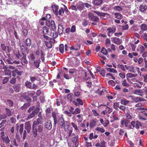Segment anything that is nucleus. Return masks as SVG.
I'll list each match as a JSON object with an SVG mask.
<instances>
[{
  "instance_id": "1",
  "label": "nucleus",
  "mask_w": 147,
  "mask_h": 147,
  "mask_svg": "<svg viewBox=\"0 0 147 147\" xmlns=\"http://www.w3.org/2000/svg\"><path fill=\"white\" fill-rule=\"evenodd\" d=\"M52 116L53 118L54 125H55L56 124H57L59 125L60 127H62L65 126V124L66 125V123L64 122L63 117L58 115L55 112L52 113Z\"/></svg>"
},
{
  "instance_id": "2",
  "label": "nucleus",
  "mask_w": 147,
  "mask_h": 147,
  "mask_svg": "<svg viewBox=\"0 0 147 147\" xmlns=\"http://www.w3.org/2000/svg\"><path fill=\"white\" fill-rule=\"evenodd\" d=\"M41 123V120L39 118H38L37 121H34L33 122L32 126V132L35 138L37 136L38 134L37 126Z\"/></svg>"
},
{
  "instance_id": "3",
  "label": "nucleus",
  "mask_w": 147,
  "mask_h": 147,
  "mask_svg": "<svg viewBox=\"0 0 147 147\" xmlns=\"http://www.w3.org/2000/svg\"><path fill=\"white\" fill-rule=\"evenodd\" d=\"M65 123H66V125H65L64 128L65 131L67 132V136L69 138L70 136H72L74 135L73 134L72 135H71L73 131V129H72L69 130V123L68 122L65 121Z\"/></svg>"
},
{
  "instance_id": "4",
  "label": "nucleus",
  "mask_w": 147,
  "mask_h": 147,
  "mask_svg": "<svg viewBox=\"0 0 147 147\" xmlns=\"http://www.w3.org/2000/svg\"><path fill=\"white\" fill-rule=\"evenodd\" d=\"M103 106L102 107L105 109V110H103L101 113L103 115H106L107 113L109 114L112 111V109L108 107L106 105L101 104L100 105V106Z\"/></svg>"
},
{
  "instance_id": "5",
  "label": "nucleus",
  "mask_w": 147,
  "mask_h": 147,
  "mask_svg": "<svg viewBox=\"0 0 147 147\" xmlns=\"http://www.w3.org/2000/svg\"><path fill=\"white\" fill-rule=\"evenodd\" d=\"M88 16L90 19L92 21L98 22L99 20L98 18L94 15L92 13H90L88 14Z\"/></svg>"
},
{
  "instance_id": "6",
  "label": "nucleus",
  "mask_w": 147,
  "mask_h": 147,
  "mask_svg": "<svg viewBox=\"0 0 147 147\" xmlns=\"http://www.w3.org/2000/svg\"><path fill=\"white\" fill-rule=\"evenodd\" d=\"M74 137H73L71 140L72 142L75 144L76 147H78L79 144V136L78 135L76 136L75 135H74Z\"/></svg>"
},
{
  "instance_id": "7",
  "label": "nucleus",
  "mask_w": 147,
  "mask_h": 147,
  "mask_svg": "<svg viewBox=\"0 0 147 147\" xmlns=\"http://www.w3.org/2000/svg\"><path fill=\"white\" fill-rule=\"evenodd\" d=\"M64 47L65 51H67V44H65L64 47L63 44H61L59 45V51L60 53L63 54L64 52Z\"/></svg>"
},
{
  "instance_id": "8",
  "label": "nucleus",
  "mask_w": 147,
  "mask_h": 147,
  "mask_svg": "<svg viewBox=\"0 0 147 147\" xmlns=\"http://www.w3.org/2000/svg\"><path fill=\"white\" fill-rule=\"evenodd\" d=\"M116 29L115 28L113 27L112 28L109 27L108 28L107 30L108 32L107 33V35L109 36H111L110 34H112L116 31Z\"/></svg>"
},
{
  "instance_id": "9",
  "label": "nucleus",
  "mask_w": 147,
  "mask_h": 147,
  "mask_svg": "<svg viewBox=\"0 0 147 147\" xmlns=\"http://www.w3.org/2000/svg\"><path fill=\"white\" fill-rule=\"evenodd\" d=\"M20 60L22 65H24L23 63L25 64H27L28 63V61L27 60L26 55L23 53L22 57L20 59Z\"/></svg>"
},
{
  "instance_id": "10",
  "label": "nucleus",
  "mask_w": 147,
  "mask_h": 147,
  "mask_svg": "<svg viewBox=\"0 0 147 147\" xmlns=\"http://www.w3.org/2000/svg\"><path fill=\"white\" fill-rule=\"evenodd\" d=\"M25 128L27 131L28 133H29L31 129V125L30 122L28 121L26 122L25 124Z\"/></svg>"
},
{
  "instance_id": "11",
  "label": "nucleus",
  "mask_w": 147,
  "mask_h": 147,
  "mask_svg": "<svg viewBox=\"0 0 147 147\" xmlns=\"http://www.w3.org/2000/svg\"><path fill=\"white\" fill-rule=\"evenodd\" d=\"M111 39L112 41L115 44L119 45L121 43L122 41L119 38L114 37L112 38Z\"/></svg>"
},
{
  "instance_id": "12",
  "label": "nucleus",
  "mask_w": 147,
  "mask_h": 147,
  "mask_svg": "<svg viewBox=\"0 0 147 147\" xmlns=\"http://www.w3.org/2000/svg\"><path fill=\"white\" fill-rule=\"evenodd\" d=\"M45 127L48 130L51 129L52 125L51 121L49 120L45 123Z\"/></svg>"
},
{
  "instance_id": "13",
  "label": "nucleus",
  "mask_w": 147,
  "mask_h": 147,
  "mask_svg": "<svg viewBox=\"0 0 147 147\" xmlns=\"http://www.w3.org/2000/svg\"><path fill=\"white\" fill-rule=\"evenodd\" d=\"M20 49L21 51L23 52H26L28 54V53L29 51L28 49L23 45H22L20 46Z\"/></svg>"
},
{
  "instance_id": "14",
  "label": "nucleus",
  "mask_w": 147,
  "mask_h": 147,
  "mask_svg": "<svg viewBox=\"0 0 147 147\" xmlns=\"http://www.w3.org/2000/svg\"><path fill=\"white\" fill-rule=\"evenodd\" d=\"M103 1L102 0H93L92 1V3L95 5L98 6L102 3Z\"/></svg>"
},
{
  "instance_id": "15",
  "label": "nucleus",
  "mask_w": 147,
  "mask_h": 147,
  "mask_svg": "<svg viewBox=\"0 0 147 147\" xmlns=\"http://www.w3.org/2000/svg\"><path fill=\"white\" fill-rule=\"evenodd\" d=\"M140 10L141 12L144 11L147 9V5H146L141 4L139 6Z\"/></svg>"
},
{
  "instance_id": "16",
  "label": "nucleus",
  "mask_w": 147,
  "mask_h": 147,
  "mask_svg": "<svg viewBox=\"0 0 147 147\" xmlns=\"http://www.w3.org/2000/svg\"><path fill=\"white\" fill-rule=\"evenodd\" d=\"M41 61L40 59H37L35 61H34L33 62V64L36 68H38L40 66V63Z\"/></svg>"
},
{
  "instance_id": "17",
  "label": "nucleus",
  "mask_w": 147,
  "mask_h": 147,
  "mask_svg": "<svg viewBox=\"0 0 147 147\" xmlns=\"http://www.w3.org/2000/svg\"><path fill=\"white\" fill-rule=\"evenodd\" d=\"M63 30V28L62 25L59 24L58 26V32L59 35L62 34Z\"/></svg>"
},
{
  "instance_id": "18",
  "label": "nucleus",
  "mask_w": 147,
  "mask_h": 147,
  "mask_svg": "<svg viewBox=\"0 0 147 147\" xmlns=\"http://www.w3.org/2000/svg\"><path fill=\"white\" fill-rule=\"evenodd\" d=\"M5 114L8 117H10L12 115V113L10 109L5 108Z\"/></svg>"
},
{
  "instance_id": "19",
  "label": "nucleus",
  "mask_w": 147,
  "mask_h": 147,
  "mask_svg": "<svg viewBox=\"0 0 147 147\" xmlns=\"http://www.w3.org/2000/svg\"><path fill=\"white\" fill-rule=\"evenodd\" d=\"M52 7L54 12L55 13L56 15L58 14V10L59 9L58 6L55 5H53L52 6Z\"/></svg>"
},
{
  "instance_id": "20",
  "label": "nucleus",
  "mask_w": 147,
  "mask_h": 147,
  "mask_svg": "<svg viewBox=\"0 0 147 147\" xmlns=\"http://www.w3.org/2000/svg\"><path fill=\"white\" fill-rule=\"evenodd\" d=\"M114 15L115 18L117 19H121L123 18V16L119 13H115Z\"/></svg>"
},
{
  "instance_id": "21",
  "label": "nucleus",
  "mask_w": 147,
  "mask_h": 147,
  "mask_svg": "<svg viewBox=\"0 0 147 147\" xmlns=\"http://www.w3.org/2000/svg\"><path fill=\"white\" fill-rule=\"evenodd\" d=\"M23 53H20L19 52L18 54H15V58L16 60H18L20 59L22 57Z\"/></svg>"
},
{
  "instance_id": "22",
  "label": "nucleus",
  "mask_w": 147,
  "mask_h": 147,
  "mask_svg": "<svg viewBox=\"0 0 147 147\" xmlns=\"http://www.w3.org/2000/svg\"><path fill=\"white\" fill-rule=\"evenodd\" d=\"M25 44L27 47H30L31 43V40L29 38H27L25 40Z\"/></svg>"
},
{
  "instance_id": "23",
  "label": "nucleus",
  "mask_w": 147,
  "mask_h": 147,
  "mask_svg": "<svg viewBox=\"0 0 147 147\" xmlns=\"http://www.w3.org/2000/svg\"><path fill=\"white\" fill-rule=\"evenodd\" d=\"M140 29L142 31L147 30V26L146 24H142L141 25Z\"/></svg>"
},
{
  "instance_id": "24",
  "label": "nucleus",
  "mask_w": 147,
  "mask_h": 147,
  "mask_svg": "<svg viewBox=\"0 0 147 147\" xmlns=\"http://www.w3.org/2000/svg\"><path fill=\"white\" fill-rule=\"evenodd\" d=\"M134 94L138 95H141L143 93V91L141 89L135 90L134 91Z\"/></svg>"
},
{
  "instance_id": "25",
  "label": "nucleus",
  "mask_w": 147,
  "mask_h": 147,
  "mask_svg": "<svg viewBox=\"0 0 147 147\" xmlns=\"http://www.w3.org/2000/svg\"><path fill=\"white\" fill-rule=\"evenodd\" d=\"M25 85L27 88L31 89L32 84L30 82L27 81L25 83Z\"/></svg>"
},
{
  "instance_id": "26",
  "label": "nucleus",
  "mask_w": 147,
  "mask_h": 147,
  "mask_svg": "<svg viewBox=\"0 0 147 147\" xmlns=\"http://www.w3.org/2000/svg\"><path fill=\"white\" fill-rule=\"evenodd\" d=\"M4 72L5 75L8 76H10V77H11V71L9 69H4Z\"/></svg>"
},
{
  "instance_id": "27",
  "label": "nucleus",
  "mask_w": 147,
  "mask_h": 147,
  "mask_svg": "<svg viewBox=\"0 0 147 147\" xmlns=\"http://www.w3.org/2000/svg\"><path fill=\"white\" fill-rule=\"evenodd\" d=\"M113 9L116 11H120L123 9L122 8L119 6H116L113 7Z\"/></svg>"
},
{
  "instance_id": "28",
  "label": "nucleus",
  "mask_w": 147,
  "mask_h": 147,
  "mask_svg": "<svg viewBox=\"0 0 147 147\" xmlns=\"http://www.w3.org/2000/svg\"><path fill=\"white\" fill-rule=\"evenodd\" d=\"M52 29L53 31H55L56 29L55 25V22L53 21H51V24Z\"/></svg>"
},
{
  "instance_id": "29",
  "label": "nucleus",
  "mask_w": 147,
  "mask_h": 147,
  "mask_svg": "<svg viewBox=\"0 0 147 147\" xmlns=\"http://www.w3.org/2000/svg\"><path fill=\"white\" fill-rule=\"evenodd\" d=\"M28 57L30 60L32 61H34L35 59V57L32 53H30L29 55L28 56Z\"/></svg>"
},
{
  "instance_id": "30",
  "label": "nucleus",
  "mask_w": 147,
  "mask_h": 147,
  "mask_svg": "<svg viewBox=\"0 0 147 147\" xmlns=\"http://www.w3.org/2000/svg\"><path fill=\"white\" fill-rule=\"evenodd\" d=\"M2 139L4 142H5L6 143L8 144L9 143L10 140L8 136L6 137H2Z\"/></svg>"
},
{
  "instance_id": "31",
  "label": "nucleus",
  "mask_w": 147,
  "mask_h": 147,
  "mask_svg": "<svg viewBox=\"0 0 147 147\" xmlns=\"http://www.w3.org/2000/svg\"><path fill=\"white\" fill-rule=\"evenodd\" d=\"M96 121L94 120H92L90 123V127L92 128L94 127L96 125Z\"/></svg>"
},
{
  "instance_id": "32",
  "label": "nucleus",
  "mask_w": 147,
  "mask_h": 147,
  "mask_svg": "<svg viewBox=\"0 0 147 147\" xmlns=\"http://www.w3.org/2000/svg\"><path fill=\"white\" fill-rule=\"evenodd\" d=\"M77 9L80 11L84 9V5L82 4H77Z\"/></svg>"
},
{
  "instance_id": "33",
  "label": "nucleus",
  "mask_w": 147,
  "mask_h": 147,
  "mask_svg": "<svg viewBox=\"0 0 147 147\" xmlns=\"http://www.w3.org/2000/svg\"><path fill=\"white\" fill-rule=\"evenodd\" d=\"M42 32L45 34H47L49 32V28L45 26L43 28Z\"/></svg>"
},
{
  "instance_id": "34",
  "label": "nucleus",
  "mask_w": 147,
  "mask_h": 147,
  "mask_svg": "<svg viewBox=\"0 0 147 147\" xmlns=\"http://www.w3.org/2000/svg\"><path fill=\"white\" fill-rule=\"evenodd\" d=\"M106 69L107 71H109L111 72L116 73L117 72V71L116 70H115L113 68H107Z\"/></svg>"
},
{
  "instance_id": "35",
  "label": "nucleus",
  "mask_w": 147,
  "mask_h": 147,
  "mask_svg": "<svg viewBox=\"0 0 147 147\" xmlns=\"http://www.w3.org/2000/svg\"><path fill=\"white\" fill-rule=\"evenodd\" d=\"M73 96V93H71L69 94L67 96V97L68 100L70 101H72L73 100L72 99V97Z\"/></svg>"
},
{
  "instance_id": "36",
  "label": "nucleus",
  "mask_w": 147,
  "mask_h": 147,
  "mask_svg": "<svg viewBox=\"0 0 147 147\" xmlns=\"http://www.w3.org/2000/svg\"><path fill=\"white\" fill-rule=\"evenodd\" d=\"M119 102H115L113 105V107L116 110H118V108L119 107Z\"/></svg>"
},
{
  "instance_id": "37",
  "label": "nucleus",
  "mask_w": 147,
  "mask_h": 147,
  "mask_svg": "<svg viewBox=\"0 0 147 147\" xmlns=\"http://www.w3.org/2000/svg\"><path fill=\"white\" fill-rule=\"evenodd\" d=\"M13 88L16 92H19L20 90V88L18 86L14 85L13 86Z\"/></svg>"
},
{
  "instance_id": "38",
  "label": "nucleus",
  "mask_w": 147,
  "mask_h": 147,
  "mask_svg": "<svg viewBox=\"0 0 147 147\" xmlns=\"http://www.w3.org/2000/svg\"><path fill=\"white\" fill-rule=\"evenodd\" d=\"M30 105V104L29 103H25L23 106L21 107V108L22 109L24 110L29 107Z\"/></svg>"
},
{
  "instance_id": "39",
  "label": "nucleus",
  "mask_w": 147,
  "mask_h": 147,
  "mask_svg": "<svg viewBox=\"0 0 147 147\" xmlns=\"http://www.w3.org/2000/svg\"><path fill=\"white\" fill-rule=\"evenodd\" d=\"M129 78L134 77L137 76V74H133L131 73H127L126 75Z\"/></svg>"
},
{
  "instance_id": "40",
  "label": "nucleus",
  "mask_w": 147,
  "mask_h": 147,
  "mask_svg": "<svg viewBox=\"0 0 147 147\" xmlns=\"http://www.w3.org/2000/svg\"><path fill=\"white\" fill-rule=\"evenodd\" d=\"M45 45L48 48H51L53 46L51 42H48L47 41H46L45 42Z\"/></svg>"
},
{
  "instance_id": "41",
  "label": "nucleus",
  "mask_w": 147,
  "mask_h": 147,
  "mask_svg": "<svg viewBox=\"0 0 147 147\" xmlns=\"http://www.w3.org/2000/svg\"><path fill=\"white\" fill-rule=\"evenodd\" d=\"M103 89L101 88L98 89L96 92L100 95H102L103 94Z\"/></svg>"
},
{
  "instance_id": "42",
  "label": "nucleus",
  "mask_w": 147,
  "mask_h": 147,
  "mask_svg": "<svg viewBox=\"0 0 147 147\" xmlns=\"http://www.w3.org/2000/svg\"><path fill=\"white\" fill-rule=\"evenodd\" d=\"M81 45L80 44H76L75 45L74 47L75 48V50L78 51L80 49Z\"/></svg>"
},
{
  "instance_id": "43",
  "label": "nucleus",
  "mask_w": 147,
  "mask_h": 147,
  "mask_svg": "<svg viewBox=\"0 0 147 147\" xmlns=\"http://www.w3.org/2000/svg\"><path fill=\"white\" fill-rule=\"evenodd\" d=\"M16 78L15 77H13L10 80V82L11 84H14L16 83Z\"/></svg>"
},
{
  "instance_id": "44",
  "label": "nucleus",
  "mask_w": 147,
  "mask_h": 147,
  "mask_svg": "<svg viewBox=\"0 0 147 147\" xmlns=\"http://www.w3.org/2000/svg\"><path fill=\"white\" fill-rule=\"evenodd\" d=\"M73 92L74 93L75 96L78 97H79L81 95L80 92L78 91H76L75 90H73Z\"/></svg>"
},
{
  "instance_id": "45",
  "label": "nucleus",
  "mask_w": 147,
  "mask_h": 147,
  "mask_svg": "<svg viewBox=\"0 0 147 147\" xmlns=\"http://www.w3.org/2000/svg\"><path fill=\"white\" fill-rule=\"evenodd\" d=\"M101 52L103 54L106 55L107 54V51L106 49L104 47L102 48Z\"/></svg>"
},
{
  "instance_id": "46",
  "label": "nucleus",
  "mask_w": 147,
  "mask_h": 147,
  "mask_svg": "<svg viewBox=\"0 0 147 147\" xmlns=\"http://www.w3.org/2000/svg\"><path fill=\"white\" fill-rule=\"evenodd\" d=\"M37 131H38L39 132H42L43 130L42 126L41 125H38V129H37Z\"/></svg>"
},
{
  "instance_id": "47",
  "label": "nucleus",
  "mask_w": 147,
  "mask_h": 147,
  "mask_svg": "<svg viewBox=\"0 0 147 147\" xmlns=\"http://www.w3.org/2000/svg\"><path fill=\"white\" fill-rule=\"evenodd\" d=\"M80 110L78 108H77L75 109V111L73 112L72 113V114H78L80 113Z\"/></svg>"
},
{
  "instance_id": "48",
  "label": "nucleus",
  "mask_w": 147,
  "mask_h": 147,
  "mask_svg": "<svg viewBox=\"0 0 147 147\" xmlns=\"http://www.w3.org/2000/svg\"><path fill=\"white\" fill-rule=\"evenodd\" d=\"M96 130L100 131L101 133L104 132L105 130L102 128H100L99 127H97L95 129Z\"/></svg>"
},
{
  "instance_id": "49",
  "label": "nucleus",
  "mask_w": 147,
  "mask_h": 147,
  "mask_svg": "<svg viewBox=\"0 0 147 147\" xmlns=\"http://www.w3.org/2000/svg\"><path fill=\"white\" fill-rule=\"evenodd\" d=\"M22 32L24 36L25 37H26L28 33V31L27 29H23L22 31Z\"/></svg>"
},
{
  "instance_id": "50",
  "label": "nucleus",
  "mask_w": 147,
  "mask_h": 147,
  "mask_svg": "<svg viewBox=\"0 0 147 147\" xmlns=\"http://www.w3.org/2000/svg\"><path fill=\"white\" fill-rule=\"evenodd\" d=\"M143 62V58L141 57L139 58L138 62L139 64L140 65V66L142 67L143 66L142 65H141V64Z\"/></svg>"
},
{
  "instance_id": "51",
  "label": "nucleus",
  "mask_w": 147,
  "mask_h": 147,
  "mask_svg": "<svg viewBox=\"0 0 147 147\" xmlns=\"http://www.w3.org/2000/svg\"><path fill=\"white\" fill-rule=\"evenodd\" d=\"M7 116L5 113H3L2 115H0V119H6Z\"/></svg>"
},
{
  "instance_id": "52",
  "label": "nucleus",
  "mask_w": 147,
  "mask_h": 147,
  "mask_svg": "<svg viewBox=\"0 0 147 147\" xmlns=\"http://www.w3.org/2000/svg\"><path fill=\"white\" fill-rule=\"evenodd\" d=\"M24 129V124H21L20 125V129H19V131L22 134L23 130Z\"/></svg>"
},
{
  "instance_id": "53",
  "label": "nucleus",
  "mask_w": 147,
  "mask_h": 147,
  "mask_svg": "<svg viewBox=\"0 0 147 147\" xmlns=\"http://www.w3.org/2000/svg\"><path fill=\"white\" fill-rule=\"evenodd\" d=\"M138 47L140 49V53H143L144 52V48L143 46L139 45L138 46Z\"/></svg>"
},
{
  "instance_id": "54",
  "label": "nucleus",
  "mask_w": 147,
  "mask_h": 147,
  "mask_svg": "<svg viewBox=\"0 0 147 147\" xmlns=\"http://www.w3.org/2000/svg\"><path fill=\"white\" fill-rule=\"evenodd\" d=\"M41 59L42 61H45V59L44 57V53L42 50L40 51Z\"/></svg>"
},
{
  "instance_id": "55",
  "label": "nucleus",
  "mask_w": 147,
  "mask_h": 147,
  "mask_svg": "<svg viewBox=\"0 0 147 147\" xmlns=\"http://www.w3.org/2000/svg\"><path fill=\"white\" fill-rule=\"evenodd\" d=\"M127 70H129V71L132 73L135 72L134 68L132 66H129V67Z\"/></svg>"
},
{
  "instance_id": "56",
  "label": "nucleus",
  "mask_w": 147,
  "mask_h": 147,
  "mask_svg": "<svg viewBox=\"0 0 147 147\" xmlns=\"http://www.w3.org/2000/svg\"><path fill=\"white\" fill-rule=\"evenodd\" d=\"M117 66L119 68H121L122 70L123 71H125V69L124 68V65H121L120 64H118L117 65Z\"/></svg>"
},
{
  "instance_id": "57",
  "label": "nucleus",
  "mask_w": 147,
  "mask_h": 147,
  "mask_svg": "<svg viewBox=\"0 0 147 147\" xmlns=\"http://www.w3.org/2000/svg\"><path fill=\"white\" fill-rule=\"evenodd\" d=\"M111 44V41L109 39L107 38L106 40V45L109 47Z\"/></svg>"
},
{
  "instance_id": "58",
  "label": "nucleus",
  "mask_w": 147,
  "mask_h": 147,
  "mask_svg": "<svg viewBox=\"0 0 147 147\" xmlns=\"http://www.w3.org/2000/svg\"><path fill=\"white\" fill-rule=\"evenodd\" d=\"M141 126V124L140 122L139 121H136V123L135 125V127L136 129H138L139 128V126Z\"/></svg>"
},
{
  "instance_id": "59",
  "label": "nucleus",
  "mask_w": 147,
  "mask_h": 147,
  "mask_svg": "<svg viewBox=\"0 0 147 147\" xmlns=\"http://www.w3.org/2000/svg\"><path fill=\"white\" fill-rule=\"evenodd\" d=\"M35 114L32 111V113L28 116V119L32 118L35 116Z\"/></svg>"
},
{
  "instance_id": "60",
  "label": "nucleus",
  "mask_w": 147,
  "mask_h": 147,
  "mask_svg": "<svg viewBox=\"0 0 147 147\" xmlns=\"http://www.w3.org/2000/svg\"><path fill=\"white\" fill-rule=\"evenodd\" d=\"M122 84L124 86H128V84L125 79L124 80L122 81Z\"/></svg>"
},
{
  "instance_id": "61",
  "label": "nucleus",
  "mask_w": 147,
  "mask_h": 147,
  "mask_svg": "<svg viewBox=\"0 0 147 147\" xmlns=\"http://www.w3.org/2000/svg\"><path fill=\"white\" fill-rule=\"evenodd\" d=\"M84 75L83 76V79L85 81H86L89 79V78L87 77V73L86 72H84Z\"/></svg>"
},
{
  "instance_id": "62",
  "label": "nucleus",
  "mask_w": 147,
  "mask_h": 147,
  "mask_svg": "<svg viewBox=\"0 0 147 147\" xmlns=\"http://www.w3.org/2000/svg\"><path fill=\"white\" fill-rule=\"evenodd\" d=\"M141 71H147V62L145 63V66L140 69Z\"/></svg>"
},
{
  "instance_id": "63",
  "label": "nucleus",
  "mask_w": 147,
  "mask_h": 147,
  "mask_svg": "<svg viewBox=\"0 0 147 147\" xmlns=\"http://www.w3.org/2000/svg\"><path fill=\"white\" fill-rule=\"evenodd\" d=\"M88 22L85 20H84L82 22V24L84 27H86L88 24Z\"/></svg>"
},
{
  "instance_id": "64",
  "label": "nucleus",
  "mask_w": 147,
  "mask_h": 147,
  "mask_svg": "<svg viewBox=\"0 0 147 147\" xmlns=\"http://www.w3.org/2000/svg\"><path fill=\"white\" fill-rule=\"evenodd\" d=\"M106 142L104 141H101L100 143V147H105Z\"/></svg>"
}]
</instances>
